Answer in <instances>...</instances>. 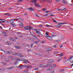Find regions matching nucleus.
<instances>
[{
    "instance_id": "obj_1",
    "label": "nucleus",
    "mask_w": 73,
    "mask_h": 73,
    "mask_svg": "<svg viewBox=\"0 0 73 73\" xmlns=\"http://www.w3.org/2000/svg\"><path fill=\"white\" fill-rule=\"evenodd\" d=\"M63 56H64V53H60L59 54L56 55V56H60V57H58V58H59V59H58V62H59V61H60L61 60V57Z\"/></svg>"
},
{
    "instance_id": "obj_2",
    "label": "nucleus",
    "mask_w": 73,
    "mask_h": 73,
    "mask_svg": "<svg viewBox=\"0 0 73 73\" xmlns=\"http://www.w3.org/2000/svg\"><path fill=\"white\" fill-rule=\"evenodd\" d=\"M64 24H67V23H58V24L57 25V26L58 27H60L62 25V24L63 25Z\"/></svg>"
},
{
    "instance_id": "obj_3",
    "label": "nucleus",
    "mask_w": 73,
    "mask_h": 73,
    "mask_svg": "<svg viewBox=\"0 0 73 73\" xmlns=\"http://www.w3.org/2000/svg\"><path fill=\"white\" fill-rule=\"evenodd\" d=\"M15 21V19H12L10 20L9 22H10V23H13Z\"/></svg>"
},
{
    "instance_id": "obj_4",
    "label": "nucleus",
    "mask_w": 73,
    "mask_h": 73,
    "mask_svg": "<svg viewBox=\"0 0 73 73\" xmlns=\"http://www.w3.org/2000/svg\"><path fill=\"white\" fill-rule=\"evenodd\" d=\"M35 6L38 7V8H41V6H40V5L38 3L36 4Z\"/></svg>"
},
{
    "instance_id": "obj_5",
    "label": "nucleus",
    "mask_w": 73,
    "mask_h": 73,
    "mask_svg": "<svg viewBox=\"0 0 73 73\" xmlns=\"http://www.w3.org/2000/svg\"><path fill=\"white\" fill-rule=\"evenodd\" d=\"M25 30H29V27H28V26L25 27Z\"/></svg>"
},
{
    "instance_id": "obj_6",
    "label": "nucleus",
    "mask_w": 73,
    "mask_h": 73,
    "mask_svg": "<svg viewBox=\"0 0 73 73\" xmlns=\"http://www.w3.org/2000/svg\"><path fill=\"white\" fill-rule=\"evenodd\" d=\"M13 68H14V67L13 66H12L10 67L7 68V69H8V70H10V69H13Z\"/></svg>"
},
{
    "instance_id": "obj_7",
    "label": "nucleus",
    "mask_w": 73,
    "mask_h": 73,
    "mask_svg": "<svg viewBox=\"0 0 73 73\" xmlns=\"http://www.w3.org/2000/svg\"><path fill=\"white\" fill-rule=\"evenodd\" d=\"M40 66H41V67H43V68H45V67H46V65H44L42 64L40 65Z\"/></svg>"
},
{
    "instance_id": "obj_8",
    "label": "nucleus",
    "mask_w": 73,
    "mask_h": 73,
    "mask_svg": "<svg viewBox=\"0 0 73 73\" xmlns=\"http://www.w3.org/2000/svg\"><path fill=\"white\" fill-rule=\"evenodd\" d=\"M24 66L23 65H20L19 66H18V68H20V69H22V67H23Z\"/></svg>"
},
{
    "instance_id": "obj_9",
    "label": "nucleus",
    "mask_w": 73,
    "mask_h": 73,
    "mask_svg": "<svg viewBox=\"0 0 73 73\" xmlns=\"http://www.w3.org/2000/svg\"><path fill=\"white\" fill-rule=\"evenodd\" d=\"M62 3L63 4H68V2L65 0L63 1Z\"/></svg>"
},
{
    "instance_id": "obj_10",
    "label": "nucleus",
    "mask_w": 73,
    "mask_h": 73,
    "mask_svg": "<svg viewBox=\"0 0 73 73\" xmlns=\"http://www.w3.org/2000/svg\"><path fill=\"white\" fill-rule=\"evenodd\" d=\"M32 2L33 3H34V4H35L37 3V1L36 0H35L34 1H32Z\"/></svg>"
},
{
    "instance_id": "obj_11",
    "label": "nucleus",
    "mask_w": 73,
    "mask_h": 73,
    "mask_svg": "<svg viewBox=\"0 0 73 73\" xmlns=\"http://www.w3.org/2000/svg\"><path fill=\"white\" fill-rule=\"evenodd\" d=\"M36 33H38V34L39 35H40V34H41V32L39 31H36Z\"/></svg>"
},
{
    "instance_id": "obj_12",
    "label": "nucleus",
    "mask_w": 73,
    "mask_h": 73,
    "mask_svg": "<svg viewBox=\"0 0 73 73\" xmlns=\"http://www.w3.org/2000/svg\"><path fill=\"white\" fill-rule=\"evenodd\" d=\"M50 66L51 67V64H48L47 65H46V67H49Z\"/></svg>"
},
{
    "instance_id": "obj_13",
    "label": "nucleus",
    "mask_w": 73,
    "mask_h": 73,
    "mask_svg": "<svg viewBox=\"0 0 73 73\" xmlns=\"http://www.w3.org/2000/svg\"><path fill=\"white\" fill-rule=\"evenodd\" d=\"M56 65L55 64H53L51 66V67H52V68H54V67H55V66H56Z\"/></svg>"
},
{
    "instance_id": "obj_14",
    "label": "nucleus",
    "mask_w": 73,
    "mask_h": 73,
    "mask_svg": "<svg viewBox=\"0 0 73 73\" xmlns=\"http://www.w3.org/2000/svg\"><path fill=\"white\" fill-rule=\"evenodd\" d=\"M23 61H24V62H25V63H27V62H28V60H23Z\"/></svg>"
},
{
    "instance_id": "obj_15",
    "label": "nucleus",
    "mask_w": 73,
    "mask_h": 73,
    "mask_svg": "<svg viewBox=\"0 0 73 73\" xmlns=\"http://www.w3.org/2000/svg\"><path fill=\"white\" fill-rule=\"evenodd\" d=\"M15 48H16L17 49H20V47L17 46H15Z\"/></svg>"
},
{
    "instance_id": "obj_16",
    "label": "nucleus",
    "mask_w": 73,
    "mask_h": 73,
    "mask_svg": "<svg viewBox=\"0 0 73 73\" xmlns=\"http://www.w3.org/2000/svg\"><path fill=\"white\" fill-rule=\"evenodd\" d=\"M54 61L53 60H50L49 61V63H52Z\"/></svg>"
},
{
    "instance_id": "obj_17",
    "label": "nucleus",
    "mask_w": 73,
    "mask_h": 73,
    "mask_svg": "<svg viewBox=\"0 0 73 73\" xmlns=\"http://www.w3.org/2000/svg\"><path fill=\"white\" fill-rule=\"evenodd\" d=\"M10 24L11 25H12L13 27H15V25L13 23H10Z\"/></svg>"
},
{
    "instance_id": "obj_18",
    "label": "nucleus",
    "mask_w": 73,
    "mask_h": 73,
    "mask_svg": "<svg viewBox=\"0 0 73 73\" xmlns=\"http://www.w3.org/2000/svg\"><path fill=\"white\" fill-rule=\"evenodd\" d=\"M66 10V8L62 9V11H65Z\"/></svg>"
},
{
    "instance_id": "obj_19",
    "label": "nucleus",
    "mask_w": 73,
    "mask_h": 73,
    "mask_svg": "<svg viewBox=\"0 0 73 73\" xmlns=\"http://www.w3.org/2000/svg\"><path fill=\"white\" fill-rule=\"evenodd\" d=\"M51 50H52V49H51V48H48L47 49V51H50Z\"/></svg>"
},
{
    "instance_id": "obj_20",
    "label": "nucleus",
    "mask_w": 73,
    "mask_h": 73,
    "mask_svg": "<svg viewBox=\"0 0 73 73\" xmlns=\"http://www.w3.org/2000/svg\"><path fill=\"white\" fill-rule=\"evenodd\" d=\"M45 37L46 38H47V37H49V38H51V39L52 38V37H51V36H46Z\"/></svg>"
},
{
    "instance_id": "obj_21",
    "label": "nucleus",
    "mask_w": 73,
    "mask_h": 73,
    "mask_svg": "<svg viewBox=\"0 0 73 73\" xmlns=\"http://www.w3.org/2000/svg\"><path fill=\"white\" fill-rule=\"evenodd\" d=\"M14 55L18 54V55H20V54L18 53H15V52H14Z\"/></svg>"
},
{
    "instance_id": "obj_22",
    "label": "nucleus",
    "mask_w": 73,
    "mask_h": 73,
    "mask_svg": "<svg viewBox=\"0 0 73 73\" xmlns=\"http://www.w3.org/2000/svg\"><path fill=\"white\" fill-rule=\"evenodd\" d=\"M46 27H53L52 26L49 25H48V24L46 25Z\"/></svg>"
},
{
    "instance_id": "obj_23",
    "label": "nucleus",
    "mask_w": 73,
    "mask_h": 73,
    "mask_svg": "<svg viewBox=\"0 0 73 73\" xmlns=\"http://www.w3.org/2000/svg\"><path fill=\"white\" fill-rule=\"evenodd\" d=\"M52 21H53L54 22V23H57V22L55 20H54V19H53Z\"/></svg>"
},
{
    "instance_id": "obj_24",
    "label": "nucleus",
    "mask_w": 73,
    "mask_h": 73,
    "mask_svg": "<svg viewBox=\"0 0 73 73\" xmlns=\"http://www.w3.org/2000/svg\"><path fill=\"white\" fill-rule=\"evenodd\" d=\"M5 61H9L8 59H5Z\"/></svg>"
},
{
    "instance_id": "obj_25",
    "label": "nucleus",
    "mask_w": 73,
    "mask_h": 73,
    "mask_svg": "<svg viewBox=\"0 0 73 73\" xmlns=\"http://www.w3.org/2000/svg\"><path fill=\"white\" fill-rule=\"evenodd\" d=\"M7 53L8 54H11V52L9 51H7Z\"/></svg>"
},
{
    "instance_id": "obj_26",
    "label": "nucleus",
    "mask_w": 73,
    "mask_h": 73,
    "mask_svg": "<svg viewBox=\"0 0 73 73\" xmlns=\"http://www.w3.org/2000/svg\"><path fill=\"white\" fill-rule=\"evenodd\" d=\"M24 68H28V66L24 65L23 66Z\"/></svg>"
},
{
    "instance_id": "obj_27",
    "label": "nucleus",
    "mask_w": 73,
    "mask_h": 73,
    "mask_svg": "<svg viewBox=\"0 0 73 73\" xmlns=\"http://www.w3.org/2000/svg\"><path fill=\"white\" fill-rule=\"evenodd\" d=\"M28 9H29V11H32V7H30L29 8H28Z\"/></svg>"
},
{
    "instance_id": "obj_28",
    "label": "nucleus",
    "mask_w": 73,
    "mask_h": 73,
    "mask_svg": "<svg viewBox=\"0 0 73 73\" xmlns=\"http://www.w3.org/2000/svg\"><path fill=\"white\" fill-rule=\"evenodd\" d=\"M35 16H36L38 17H40L39 16H38V15H37V14H35Z\"/></svg>"
},
{
    "instance_id": "obj_29",
    "label": "nucleus",
    "mask_w": 73,
    "mask_h": 73,
    "mask_svg": "<svg viewBox=\"0 0 73 73\" xmlns=\"http://www.w3.org/2000/svg\"><path fill=\"white\" fill-rule=\"evenodd\" d=\"M51 37H56V35H51Z\"/></svg>"
},
{
    "instance_id": "obj_30",
    "label": "nucleus",
    "mask_w": 73,
    "mask_h": 73,
    "mask_svg": "<svg viewBox=\"0 0 73 73\" xmlns=\"http://www.w3.org/2000/svg\"><path fill=\"white\" fill-rule=\"evenodd\" d=\"M46 1L48 2H51V1H52V0H46Z\"/></svg>"
},
{
    "instance_id": "obj_31",
    "label": "nucleus",
    "mask_w": 73,
    "mask_h": 73,
    "mask_svg": "<svg viewBox=\"0 0 73 73\" xmlns=\"http://www.w3.org/2000/svg\"><path fill=\"white\" fill-rule=\"evenodd\" d=\"M4 15H8V13H4L3 14Z\"/></svg>"
},
{
    "instance_id": "obj_32",
    "label": "nucleus",
    "mask_w": 73,
    "mask_h": 73,
    "mask_svg": "<svg viewBox=\"0 0 73 73\" xmlns=\"http://www.w3.org/2000/svg\"><path fill=\"white\" fill-rule=\"evenodd\" d=\"M44 16H48V14L47 13L46 14L44 15Z\"/></svg>"
},
{
    "instance_id": "obj_33",
    "label": "nucleus",
    "mask_w": 73,
    "mask_h": 73,
    "mask_svg": "<svg viewBox=\"0 0 73 73\" xmlns=\"http://www.w3.org/2000/svg\"><path fill=\"white\" fill-rule=\"evenodd\" d=\"M2 64H3L4 65H6V64H7V63H5V62H3L2 63Z\"/></svg>"
},
{
    "instance_id": "obj_34",
    "label": "nucleus",
    "mask_w": 73,
    "mask_h": 73,
    "mask_svg": "<svg viewBox=\"0 0 73 73\" xmlns=\"http://www.w3.org/2000/svg\"><path fill=\"white\" fill-rule=\"evenodd\" d=\"M58 11H62V9H58Z\"/></svg>"
},
{
    "instance_id": "obj_35",
    "label": "nucleus",
    "mask_w": 73,
    "mask_h": 73,
    "mask_svg": "<svg viewBox=\"0 0 73 73\" xmlns=\"http://www.w3.org/2000/svg\"><path fill=\"white\" fill-rule=\"evenodd\" d=\"M46 35L47 36H49V34L47 33H46Z\"/></svg>"
},
{
    "instance_id": "obj_36",
    "label": "nucleus",
    "mask_w": 73,
    "mask_h": 73,
    "mask_svg": "<svg viewBox=\"0 0 73 73\" xmlns=\"http://www.w3.org/2000/svg\"><path fill=\"white\" fill-rule=\"evenodd\" d=\"M31 11H35V9L33 8H31Z\"/></svg>"
},
{
    "instance_id": "obj_37",
    "label": "nucleus",
    "mask_w": 73,
    "mask_h": 73,
    "mask_svg": "<svg viewBox=\"0 0 73 73\" xmlns=\"http://www.w3.org/2000/svg\"><path fill=\"white\" fill-rule=\"evenodd\" d=\"M18 1L19 2H22V1H23L21 0H18Z\"/></svg>"
},
{
    "instance_id": "obj_38",
    "label": "nucleus",
    "mask_w": 73,
    "mask_h": 73,
    "mask_svg": "<svg viewBox=\"0 0 73 73\" xmlns=\"http://www.w3.org/2000/svg\"><path fill=\"white\" fill-rule=\"evenodd\" d=\"M12 9H13L12 8L10 7L9 9V10H12Z\"/></svg>"
},
{
    "instance_id": "obj_39",
    "label": "nucleus",
    "mask_w": 73,
    "mask_h": 73,
    "mask_svg": "<svg viewBox=\"0 0 73 73\" xmlns=\"http://www.w3.org/2000/svg\"><path fill=\"white\" fill-rule=\"evenodd\" d=\"M18 20H21V18H19L18 19Z\"/></svg>"
},
{
    "instance_id": "obj_40",
    "label": "nucleus",
    "mask_w": 73,
    "mask_h": 73,
    "mask_svg": "<svg viewBox=\"0 0 73 73\" xmlns=\"http://www.w3.org/2000/svg\"><path fill=\"white\" fill-rule=\"evenodd\" d=\"M7 16H11V14H9V13H8V14H7Z\"/></svg>"
},
{
    "instance_id": "obj_41",
    "label": "nucleus",
    "mask_w": 73,
    "mask_h": 73,
    "mask_svg": "<svg viewBox=\"0 0 73 73\" xmlns=\"http://www.w3.org/2000/svg\"><path fill=\"white\" fill-rule=\"evenodd\" d=\"M73 58V56H72L70 58V59H69V60H70L71 59V58Z\"/></svg>"
},
{
    "instance_id": "obj_42",
    "label": "nucleus",
    "mask_w": 73,
    "mask_h": 73,
    "mask_svg": "<svg viewBox=\"0 0 73 73\" xmlns=\"http://www.w3.org/2000/svg\"><path fill=\"white\" fill-rule=\"evenodd\" d=\"M12 41H14V42H16V40L15 39H13L12 40Z\"/></svg>"
},
{
    "instance_id": "obj_43",
    "label": "nucleus",
    "mask_w": 73,
    "mask_h": 73,
    "mask_svg": "<svg viewBox=\"0 0 73 73\" xmlns=\"http://www.w3.org/2000/svg\"><path fill=\"white\" fill-rule=\"evenodd\" d=\"M58 52L57 51H56V53H55V54H58Z\"/></svg>"
},
{
    "instance_id": "obj_44",
    "label": "nucleus",
    "mask_w": 73,
    "mask_h": 73,
    "mask_svg": "<svg viewBox=\"0 0 73 73\" xmlns=\"http://www.w3.org/2000/svg\"><path fill=\"white\" fill-rule=\"evenodd\" d=\"M33 44H31V46H30L31 47V48H32V47H33Z\"/></svg>"
},
{
    "instance_id": "obj_45",
    "label": "nucleus",
    "mask_w": 73,
    "mask_h": 73,
    "mask_svg": "<svg viewBox=\"0 0 73 73\" xmlns=\"http://www.w3.org/2000/svg\"><path fill=\"white\" fill-rule=\"evenodd\" d=\"M12 43H9V44H7V45H11Z\"/></svg>"
},
{
    "instance_id": "obj_46",
    "label": "nucleus",
    "mask_w": 73,
    "mask_h": 73,
    "mask_svg": "<svg viewBox=\"0 0 73 73\" xmlns=\"http://www.w3.org/2000/svg\"><path fill=\"white\" fill-rule=\"evenodd\" d=\"M45 10H46V9H42V10L44 11H45Z\"/></svg>"
},
{
    "instance_id": "obj_47",
    "label": "nucleus",
    "mask_w": 73,
    "mask_h": 73,
    "mask_svg": "<svg viewBox=\"0 0 73 73\" xmlns=\"http://www.w3.org/2000/svg\"><path fill=\"white\" fill-rule=\"evenodd\" d=\"M29 27H30V28L32 29H33V27H31V26H29Z\"/></svg>"
},
{
    "instance_id": "obj_48",
    "label": "nucleus",
    "mask_w": 73,
    "mask_h": 73,
    "mask_svg": "<svg viewBox=\"0 0 73 73\" xmlns=\"http://www.w3.org/2000/svg\"><path fill=\"white\" fill-rule=\"evenodd\" d=\"M4 36H6L7 37V36H8V35H7V34H5L4 35Z\"/></svg>"
},
{
    "instance_id": "obj_49",
    "label": "nucleus",
    "mask_w": 73,
    "mask_h": 73,
    "mask_svg": "<svg viewBox=\"0 0 73 73\" xmlns=\"http://www.w3.org/2000/svg\"><path fill=\"white\" fill-rule=\"evenodd\" d=\"M54 47L55 48H56V45H54Z\"/></svg>"
},
{
    "instance_id": "obj_50",
    "label": "nucleus",
    "mask_w": 73,
    "mask_h": 73,
    "mask_svg": "<svg viewBox=\"0 0 73 73\" xmlns=\"http://www.w3.org/2000/svg\"><path fill=\"white\" fill-rule=\"evenodd\" d=\"M34 43H38V41H36L34 42Z\"/></svg>"
},
{
    "instance_id": "obj_51",
    "label": "nucleus",
    "mask_w": 73,
    "mask_h": 73,
    "mask_svg": "<svg viewBox=\"0 0 73 73\" xmlns=\"http://www.w3.org/2000/svg\"><path fill=\"white\" fill-rule=\"evenodd\" d=\"M54 16V15L53 14H51V15L50 16V17H51V16Z\"/></svg>"
},
{
    "instance_id": "obj_52",
    "label": "nucleus",
    "mask_w": 73,
    "mask_h": 73,
    "mask_svg": "<svg viewBox=\"0 0 73 73\" xmlns=\"http://www.w3.org/2000/svg\"><path fill=\"white\" fill-rule=\"evenodd\" d=\"M15 65H17V62H15Z\"/></svg>"
},
{
    "instance_id": "obj_53",
    "label": "nucleus",
    "mask_w": 73,
    "mask_h": 73,
    "mask_svg": "<svg viewBox=\"0 0 73 73\" xmlns=\"http://www.w3.org/2000/svg\"><path fill=\"white\" fill-rule=\"evenodd\" d=\"M42 0L43 1H44V0H39L40 1H41V2H42Z\"/></svg>"
},
{
    "instance_id": "obj_54",
    "label": "nucleus",
    "mask_w": 73,
    "mask_h": 73,
    "mask_svg": "<svg viewBox=\"0 0 73 73\" xmlns=\"http://www.w3.org/2000/svg\"><path fill=\"white\" fill-rule=\"evenodd\" d=\"M1 23H3V21H0V24H1Z\"/></svg>"
},
{
    "instance_id": "obj_55",
    "label": "nucleus",
    "mask_w": 73,
    "mask_h": 73,
    "mask_svg": "<svg viewBox=\"0 0 73 73\" xmlns=\"http://www.w3.org/2000/svg\"><path fill=\"white\" fill-rule=\"evenodd\" d=\"M49 11H46V12H45V13H49Z\"/></svg>"
},
{
    "instance_id": "obj_56",
    "label": "nucleus",
    "mask_w": 73,
    "mask_h": 73,
    "mask_svg": "<svg viewBox=\"0 0 73 73\" xmlns=\"http://www.w3.org/2000/svg\"><path fill=\"white\" fill-rule=\"evenodd\" d=\"M50 68H48V69H47V70H50Z\"/></svg>"
},
{
    "instance_id": "obj_57",
    "label": "nucleus",
    "mask_w": 73,
    "mask_h": 73,
    "mask_svg": "<svg viewBox=\"0 0 73 73\" xmlns=\"http://www.w3.org/2000/svg\"><path fill=\"white\" fill-rule=\"evenodd\" d=\"M45 41H42V43H45Z\"/></svg>"
},
{
    "instance_id": "obj_58",
    "label": "nucleus",
    "mask_w": 73,
    "mask_h": 73,
    "mask_svg": "<svg viewBox=\"0 0 73 73\" xmlns=\"http://www.w3.org/2000/svg\"><path fill=\"white\" fill-rule=\"evenodd\" d=\"M15 59L14 58H13L11 59L12 60H15Z\"/></svg>"
},
{
    "instance_id": "obj_59",
    "label": "nucleus",
    "mask_w": 73,
    "mask_h": 73,
    "mask_svg": "<svg viewBox=\"0 0 73 73\" xmlns=\"http://www.w3.org/2000/svg\"><path fill=\"white\" fill-rule=\"evenodd\" d=\"M37 69H38V68H35V70H37Z\"/></svg>"
},
{
    "instance_id": "obj_60",
    "label": "nucleus",
    "mask_w": 73,
    "mask_h": 73,
    "mask_svg": "<svg viewBox=\"0 0 73 73\" xmlns=\"http://www.w3.org/2000/svg\"><path fill=\"white\" fill-rule=\"evenodd\" d=\"M42 27V25H39V27Z\"/></svg>"
},
{
    "instance_id": "obj_61",
    "label": "nucleus",
    "mask_w": 73,
    "mask_h": 73,
    "mask_svg": "<svg viewBox=\"0 0 73 73\" xmlns=\"http://www.w3.org/2000/svg\"><path fill=\"white\" fill-rule=\"evenodd\" d=\"M64 69L63 70H61V72H62V71H64Z\"/></svg>"
},
{
    "instance_id": "obj_62",
    "label": "nucleus",
    "mask_w": 73,
    "mask_h": 73,
    "mask_svg": "<svg viewBox=\"0 0 73 73\" xmlns=\"http://www.w3.org/2000/svg\"><path fill=\"white\" fill-rule=\"evenodd\" d=\"M20 37H23V36L22 35H21L19 36Z\"/></svg>"
},
{
    "instance_id": "obj_63",
    "label": "nucleus",
    "mask_w": 73,
    "mask_h": 73,
    "mask_svg": "<svg viewBox=\"0 0 73 73\" xmlns=\"http://www.w3.org/2000/svg\"><path fill=\"white\" fill-rule=\"evenodd\" d=\"M24 15H27V13H25L24 14Z\"/></svg>"
},
{
    "instance_id": "obj_64",
    "label": "nucleus",
    "mask_w": 73,
    "mask_h": 73,
    "mask_svg": "<svg viewBox=\"0 0 73 73\" xmlns=\"http://www.w3.org/2000/svg\"><path fill=\"white\" fill-rule=\"evenodd\" d=\"M12 38L10 37V38H9V40H11V39H12Z\"/></svg>"
}]
</instances>
